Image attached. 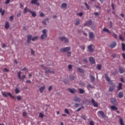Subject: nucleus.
I'll list each match as a JSON object with an SVG mask.
<instances>
[{"instance_id":"nucleus-1","label":"nucleus","mask_w":125,"mask_h":125,"mask_svg":"<svg viewBox=\"0 0 125 125\" xmlns=\"http://www.w3.org/2000/svg\"><path fill=\"white\" fill-rule=\"evenodd\" d=\"M41 67L44 70H46L45 73L46 74H48V73H51V74H54V73H55L54 70H51V69H47V67H46V66H44L43 64L41 65Z\"/></svg>"},{"instance_id":"nucleus-2","label":"nucleus","mask_w":125,"mask_h":125,"mask_svg":"<svg viewBox=\"0 0 125 125\" xmlns=\"http://www.w3.org/2000/svg\"><path fill=\"white\" fill-rule=\"evenodd\" d=\"M1 94L2 96H3V97L6 98L7 97V95H9V96L13 98V99H15V97L13 95H12V94L11 93H6L5 92L1 91Z\"/></svg>"},{"instance_id":"nucleus-3","label":"nucleus","mask_w":125,"mask_h":125,"mask_svg":"<svg viewBox=\"0 0 125 125\" xmlns=\"http://www.w3.org/2000/svg\"><path fill=\"white\" fill-rule=\"evenodd\" d=\"M42 33L43 34L41 35V40H44L45 38L47 37V34H46V29H43Z\"/></svg>"},{"instance_id":"nucleus-4","label":"nucleus","mask_w":125,"mask_h":125,"mask_svg":"<svg viewBox=\"0 0 125 125\" xmlns=\"http://www.w3.org/2000/svg\"><path fill=\"white\" fill-rule=\"evenodd\" d=\"M21 72L20 71L18 73V78L20 79V81H23L25 79H26V75H23L21 77Z\"/></svg>"},{"instance_id":"nucleus-5","label":"nucleus","mask_w":125,"mask_h":125,"mask_svg":"<svg viewBox=\"0 0 125 125\" xmlns=\"http://www.w3.org/2000/svg\"><path fill=\"white\" fill-rule=\"evenodd\" d=\"M70 50H71V47H66L60 49V51H62V52H68Z\"/></svg>"},{"instance_id":"nucleus-6","label":"nucleus","mask_w":125,"mask_h":125,"mask_svg":"<svg viewBox=\"0 0 125 125\" xmlns=\"http://www.w3.org/2000/svg\"><path fill=\"white\" fill-rule=\"evenodd\" d=\"M59 39L62 42H64L68 43L69 42V39L65 37H61L59 38Z\"/></svg>"},{"instance_id":"nucleus-7","label":"nucleus","mask_w":125,"mask_h":125,"mask_svg":"<svg viewBox=\"0 0 125 125\" xmlns=\"http://www.w3.org/2000/svg\"><path fill=\"white\" fill-rule=\"evenodd\" d=\"M116 46H117V42H116V41L113 42L112 43H111L109 45V47L110 48H115V47H116Z\"/></svg>"},{"instance_id":"nucleus-8","label":"nucleus","mask_w":125,"mask_h":125,"mask_svg":"<svg viewBox=\"0 0 125 125\" xmlns=\"http://www.w3.org/2000/svg\"><path fill=\"white\" fill-rule=\"evenodd\" d=\"M100 115H101V117L103 118V119H104V118H107V116L105 115L104 113V112L103 111H99L98 112Z\"/></svg>"},{"instance_id":"nucleus-9","label":"nucleus","mask_w":125,"mask_h":125,"mask_svg":"<svg viewBox=\"0 0 125 125\" xmlns=\"http://www.w3.org/2000/svg\"><path fill=\"white\" fill-rule=\"evenodd\" d=\"M93 45L90 44L87 47L88 50H89V52H93L94 51V49L92 48Z\"/></svg>"},{"instance_id":"nucleus-10","label":"nucleus","mask_w":125,"mask_h":125,"mask_svg":"<svg viewBox=\"0 0 125 125\" xmlns=\"http://www.w3.org/2000/svg\"><path fill=\"white\" fill-rule=\"evenodd\" d=\"M31 3H32V4H35L36 5H38V6H40V3L38 2V0H32L31 1Z\"/></svg>"},{"instance_id":"nucleus-11","label":"nucleus","mask_w":125,"mask_h":125,"mask_svg":"<svg viewBox=\"0 0 125 125\" xmlns=\"http://www.w3.org/2000/svg\"><path fill=\"white\" fill-rule=\"evenodd\" d=\"M95 36L94 35V33L93 32H89V38L90 40H93Z\"/></svg>"},{"instance_id":"nucleus-12","label":"nucleus","mask_w":125,"mask_h":125,"mask_svg":"<svg viewBox=\"0 0 125 125\" xmlns=\"http://www.w3.org/2000/svg\"><path fill=\"white\" fill-rule=\"evenodd\" d=\"M89 61H90V63H91V64H95V59H94V58L91 57L89 58Z\"/></svg>"},{"instance_id":"nucleus-13","label":"nucleus","mask_w":125,"mask_h":125,"mask_svg":"<svg viewBox=\"0 0 125 125\" xmlns=\"http://www.w3.org/2000/svg\"><path fill=\"white\" fill-rule=\"evenodd\" d=\"M110 102H111L113 105H117V101L115 100V99L112 98L110 99Z\"/></svg>"},{"instance_id":"nucleus-14","label":"nucleus","mask_w":125,"mask_h":125,"mask_svg":"<svg viewBox=\"0 0 125 125\" xmlns=\"http://www.w3.org/2000/svg\"><path fill=\"white\" fill-rule=\"evenodd\" d=\"M91 24H92V21L90 20L88 22L85 23L84 26H90Z\"/></svg>"},{"instance_id":"nucleus-15","label":"nucleus","mask_w":125,"mask_h":125,"mask_svg":"<svg viewBox=\"0 0 125 125\" xmlns=\"http://www.w3.org/2000/svg\"><path fill=\"white\" fill-rule=\"evenodd\" d=\"M91 102L93 104L94 107H98V104L97 103L95 102V100L93 99H92Z\"/></svg>"},{"instance_id":"nucleus-16","label":"nucleus","mask_w":125,"mask_h":125,"mask_svg":"<svg viewBox=\"0 0 125 125\" xmlns=\"http://www.w3.org/2000/svg\"><path fill=\"white\" fill-rule=\"evenodd\" d=\"M81 98H78V97H75L74 99V101H75V102H81Z\"/></svg>"},{"instance_id":"nucleus-17","label":"nucleus","mask_w":125,"mask_h":125,"mask_svg":"<svg viewBox=\"0 0 125 125\" xmlns=\"http://www.w3.org/2000/svg\"><path fill=\"white\" fill-rule=\"evenodd\" d=\"M119 73H120V74H123V73H125V70H124V69L122 67H119Z\"/></svg>"},{"instance_id":"nucleus-18","label":"nucleus","mask_w":125,"mask_h":125,"mask_svg":"<svg viewBox=\"0 0 125 125\" xmlns=\"http://www.w3.org/2000/svg\"><path fill=\"white\" fill-rule=\"evenodd\" d=\"M44 89H45V86H42V87H41L39 88V90H40L41 93H42V92H43V91L44 90Z\"/></svg>"},{"instance_id":"nucleus-19","label":"nucleus","mask_w":125,"mask_h":125,"mask_svg":"<svg viewBox=\"0 0 125 125\" xmlns=\"http://www.w3.org/2000/svg\"><path fill=\"white\" fill-rule=\"evenodd\" d=\"M27 12H31V10L30 9H28V8H27V7H26L24 9V14H26V13H27Z\"/></svg>"},{"instance_id":"nucleus-20","label":"nucleus","mask_w":125,"mask_h":125,"mask_svg":"<svg viewBox=\"0 0 125 125\" xmlns=\"http://www.w3.org/2000/svg\"><path fill=\"white\" fill-rule=\"evenodd\" d=\"M68 90H69V92L70 93H75V92H77V90H76L75 89H71V88H68Z\"/></svg>"},{"instance_id":"nucleus-21","label":"nucleus","mask_w":125,"mask_h":125,"mask_svg":"<svg viewBox=\"0 0 125 125\" xmlns=\"http://www.w3.org/2000/svg\"><path fill=\"white\" fill-rule=\"evenodd\" d=\"M105 78L107 82H108V83H110V82H111V80L110 79V77H109V76H108V74H105Z\"/></svg>"},{"instance_id":"nucleus-22","label":"nucleus","mask_w":125,"mask_h":125,"mask_svg":"<svg viewBox=\"0 0 125 125\" xmlns=\"http://www.w3.org/2000/svg\"><path fill=\"white\" fill-rule=\"evenodd\" d=\"M118 90H121V89H123V84L122 83H119L118 86Z\"/></svg>"},{"instance_id":"nucleus-23","label":"nucleus","mask_w":125,"mask_h":125,"mask_svg":"<svg viewBox=\"0 0 125 125\" xmlns=\"http://www.w3.org/2000/svg\"><path fill=\"white\" fill-rule=\"evenodd\" d=\"M110 108H111V110H112V111H117V110H118V107L114 105L111 106Z\"/></svg>"},{"instance_id":"nucleus-24","label":"nucleus","mask_w":125,"mask_h":125,"mask_svg":"<svg viewBox=\"0 0 125 125\" xmlns=\"http://www.w3.org/2000/svg\"><path fill=\"white\" fill-rule=\"evenodd\" d=\"M0 13L2 16L4 15L5 11L4 10H2V8H0Z\"/></svg>"},{"instance_id":"nucleus-25","label":"nucleus","mask_w":125,"mask_h":125,"mask_svg":"<svg viewBox=\"0 0 125 125\" xmlns=\"http://www.w3.org/2000/svg\"><path fill=\"white\" fill-rule=\"evenodd\" d=\"M118 96L119 98H123L124 97V93L123 92H119Z\"/></svg>"},{"instance_id":"nucleus-26","label":"nucleus","mask_w":125,"mask_h":125,"mask_svg":"<svg viewBox=\"0 0 125 125\" xmlns=\"http://www.w3.org/2000/svg\"><path fill=\"white\" fill-rule=\"evenodd\" d=\"M9 28V22L8 21H6L5 24V28L8 29Z\"/></svg>"},{"instance_id":"nucleus-27","label":"nucleus","mask_w":125,"mask_h":125,"mask_svg":"<svg viewBox=\"0 0 125 125\" xmlns=\"http://www.w3.org/2000/svg\"><path fill=\"white\" fill-rule=\"evenodd\" d=\"M89 78L92 82H94L95 81V77L92 75H90Z\"/></svg>"},{"instance_id":"nucleus-28","label":"nucleus","mask_w":125,"mask_h":125,"mask_svg":"<svg viewBox=\"0 0 125 125\" xmlns=\"http://www.w3.org/2000/svg\"><path fill=\"white\" fill-rule=\"evenodd\" d=\"M103 31L104 32H106L107 33H108V34H111V32L110 30H108V29L106 28H104L103 30Z\"/></svg>"},{"instance_id":"nucleus-29","label":"nucleus","mask_w":125,"mask_h":125,"mask_svg":"<svg viewBox=\"0 0 125 125\" xmlns=\"http://www.w3.org/2000/svg\"><path fill=\"white\" fill-rule=\"evenodd\" d=\"M115 89V85H113L112 87H110L109 88V91H110L112 92V91H114V90Z\"/></svg>"},{"instance_id":"nucleus-30","label":"nucleus","mask_w":125,"mask_h":125,"mask_svg":"<svg viewBox=\"0 0 125 125\" xmlns=\"http://www.w3.org/2000/svg\"><path fill=\"white\" fill-rule=\"evenodd\" d=\"M78 72H79V73H84V70H83L80 67L78 68Z\"/></svg>"},{"instance_id":"nucleus-31","label":"nucleus","mask_w":125,"mask_h":125,"mask_svg":"<svg viewBox=\"0 0 125 125\" xmlns=\"http://www.w3.org/2000/svg\"><path fill=\"white\" fill-rule=\"evenodd\" d=\"M30 13H31L32 14V16H33V17H36L37 16V14L35 12H33L32 11H30Z\"/></svg>"},{"instance_id":"nucleus-32","label":"nucleus","mask_w":125,"mask_h":125,"mask_svg":"<svg viewBox=\"0 0 125 125\" xmlns=\"http://www.w3.org/2000/svg\"><path fill=\"white\" fill-rule=\"evenodd\" d=\"M79 93H80V94H83V93H84V90H83L82 88H79Z\"/></svg>"},{"instance_id":"nucleus-33","label":"nucleus","mask_w":125,"mask_h":125,"mask_svg":"<svg viewBox=\"0 0 125 125\" xmlns=\"http://www.w3.org/2000/svg\"><path fill=\"white\" fill-rule=\"evenodd\" d=\"M67 4L66 3H63L62 4V8H66L67 7Z\"/></svg>"},{"instance_id":"nucleus-34","label":"nucleus","mask_w":125,"mask_h":125,"mask_svg":"<svg viewBox=\"0 0 125 125\" xmlns=\"http://www.w3.org/2000/svg\"><path fill=\"white\" fill-rule=\"evenodd\" d=\"M119 123L121 125H125V124H124V120L122 118L120 119Z\"/></svg>"},{"instance_id":"nucleus-35","label":"nucleus","mask_w":125,"mask_h":125,"mask_svg":"<svg viewBox=\"0 0 125 125\" xmlns=\"http://www.w3.org/2000/svg\"><path fill=\"white\" fill-rule=\"evenodd\" d=\"M119 39L122 41V42H124L125 41V39L124 38L122 35H119Z\"/></svg>"},{"instance_id":"nucleus-36","label":"nucleus","mask_w":125,"mask_h":125,"mask_svg":"<svg viewBox=\"0 0 125 125\" xmlns=\"http://www.w3.org/2000/svg\"><path fill=\"white\" fill-rule=\"evenodd\" d=\"M15 91L16 94H18L20 92V90L17 88L15 89Z\"/></svg>"},{"instance_id":"nucleus-37","label":"nucleus","mask_w":125,"mask_h":125,"mask_svg":"<svg viewBox=\"0 0 125 125\" xmlns=\"http://www.w3.org/2000/svg\"><path fill=\"white\" fill-rule=\"evenodd\" d=\"M122 50H123V51H125V43H122Z\"/></svg>"},{"instance_id":"nucleus-38","label":"nucleus","mask_w":125,"mask_h":125,"mask_svg":"<svg viewBox=\"0 0 125 125\" xmlns=\"http://www.w3.org/2000/svg\"><path fill=\"white\" fill-rule=\"evenodd\" d=\"M64 112L65 113H66V114H67L68 115H70V112L69 111V110H68V109L65 108L64 110Z\"/></svg>"},{"instance_id":"nucleus-39","label":"nucleus","mask_w":125,"mask_h":125,"mask_svg":"<svg viewBox=\"0 0 125 125\" xmlns=\"http://www.w3.org/2000/svg\"><path fill=\"white\" fill-rule=\"evenodd\" d=\"M69 79L71 80V81H74V80H75V77H74L73 75H70L69 76Z\"/></svg>"},{"instance_id":"nucleus-40","label":"nucleus","mask_w":125,"mask_h":125,"mask_svg":"<svg viewBox=\"0 0 125 125\" xmlns=\"http://www.w3.org/2000/svg\"><path fill=\"white\" fill-rule=\"evenodd\" d=\"M102 67V65H101V64H98V66H97V69L98 70H101V68Z\"/></svg>"},{"instance_id":"nucleus-41","label":"nucleus","mask_w":125,"mask_h":125,"mask_svg":"<svg viewBox=\"0 0 125 125\" xmlns=\"http://www.w3.org/2000/svg\"><path fill=\"white\" fill-rule=\"evenodd\" d=\"M114 39H118V36L115 33L112 34Z\"/></svg>"},{"instance_id":"nucleus-42","label":"nucleus","mask_w":125,"mask_h":125,"mask_svg":"<svg viewBox=\"0 0 125 125\" xmlns=\"http://www.w3.org/2000/svg\"><path fill=\"white\" fill-rule=\"evenodd\" d=\"M80 24V20H78L75 22L76 26H78Z\"/></svg>"},{"instance_id":"nucleus-43","label":"nucleus","mask_w":125,"mask_h":125,"mask_svg":"<svg viewBox=\"0 0 125 125\" xmlns=\"http://www.w3.org/2000/svg\"><path fill=\"white\" fill-rule=\"evenodd\" d=\"M27 115H28V114L27 113V112H23L22 113V116L23 117H27Z\"/></svg>"},{"instance_id":"nucleus-44","label":"nucleus","mask_w":125,"mask_h":125,"mask_svg":"<svg viewBox=\"0 0 125 125\" xmlns=\"http://www.w3.org/2000/svg\"><path fill=\"white\" fill-rule=\"evenodd\" d=\"M84 4H85L87 9H88V10L89 9V5H88V4H87V3L85 2Z\"/></svg>"},{"instance_id":"nucleus-45","label":"nucleus","mask_w":125,"mask_h":125,"mask_svg":"<svg viewBox=\"0 0 125 125\" xmlns=\"http://www.w3.org/2000/svg\"><path fill=\"white\" fill-rule=\"evenodd\" d=\"M17 100H19V101H20L21 99H22V98L20 96H17Z\"/></svg>"},{"instance_id":"nucleus-46","label":"nucleus","mask_w":125,"mask_h":125,"mask_svg":"<svg viewBox=\"0 0 125 125\" xmlns=\"http://www.w3.org/2000/svg\"><path fill=\"white\" fill-rule=\"evenodd\" d=\"M38 36H36L35 37H34L33 38H32V41H33V42H35V41H36V40H37V39H38Z\"/></svg>"},{"instance_id":"nucleus-47","label":"nucleus","mask_w":125,"mask_h":125,"mask_svg":"<svg viewBox=\"0 0 125 125\" xmlns=\"http://www.w3.org/2000/svg\"><path fill=\"white\" fill-rule=\"evenodd\" d=\"M39 118H43V114L42 113H39Z\"/></svg>"},{"instance_id":"nucleus-48","label":"nucleus","mask_w":125,"mask_h":125,"mask_svg":"<svg viewBox=\"0 0 125 125\" xmlns=\"http://www.w3.org/2000/svg\"><path fill=\"white\" fill-rule=\"evenodd\" d=\"M3 71L4 72H6L7 73L9 72V69L6 68H5L3 69Z\"/></svg>"},{"instance_id":"nucleus-49","label":"nucleus","mask_w":125,"mask_h":125,"mask_svg":"<svg viewBox=\"0 0 125 125\" xmlns=\"http://www.w3.org/2000/svg\"><path fill=\"white\" fill-rule=\"evenodd\" d=\"M79 106H80V104H74V107H75V108H78V107H79Z\"/></svg>"},{"instance_id":"nucleus-50","label":"nucleus","mask_w":125,"mask_h":125,"mask_svg":"<svg viewBox=\"0 0 125 125\" xmlns=\"http://www.w3.org/2000/svg\"><path fill=\"white\" fill-rule=\"evenodd\" d=\"M82 118L83 119V120H86V116L85 115H83L82 116Z\"/></svg>"},{"instance_id":"nucleus-51","label":"nucleus","mask_w":125,"mask_h":125,"mask_svg":"<svg viewBox=\"0 0 125 125\" xmlns=\"http://www.w3.org/2000/svg\"><path fill=\"white\" fill-rule=\"evenodd\" d=\"M28 40H32V35H30L27 36Z\"/></svg>"},{"instance_id":"nucleus-52","label":"nucleus","mask_w":125,"mask_h":125,"mask_svg":"<svg viewBox=\"0 0 125 125\" xmlns=\"http://www.w3.org/2000/svg\"><path fill=\"white\" fill-rule=\"evenodd\" d=\"M31 54L33 55H35V51H34L32 49L31 50Z\"/></svg>"},{"instance_id":"nucleus-53","label":"nucleus","mask_w":125,"mask_h":125,"mask_svg":"<svg viewBox=\"0 0 125 125\" xmlns=\"http://www.w3.org/2000/svg\"><path fill=\"white\" fill-rule=\"evenodd\" d=\"M10 2V0H6L5 1V4H8Z\"/></svg>"},{"instance_id":"nucleus-54","label":"nucleus","mask_w":125,"mask_h":125,"mask_svg":"<svg viewBox=\"0 0 125 125\" xmlns=\"http://www.w3.org/2000/svg\"><path fill=\"white\" fill-rule=\"evenodd\" d=\"M89 125H94V123L93 121H91L89 122Z\"/></svg>"},{"instance_id":"nucleus-55","label":"nucleus","mask_w":125,"mask_h":125,"mask_svg":"<svg viewBox=\"0 0 125 125\" xmlns=\"http://www.w3.org/2000/svg\"><path fill=\"white\" fill-rule=\"evenodd\" d=\"M5 47H6V44H2V48H5Z\"/></svg>"},{"instance_id":"nucleus-56","label":"nucleus","mask_w":125,"mask_h":125,"mask_svg":"<svg viewBox=\"0 0 125 125\" xmlns=\"http://www.w3.org/2000/svg\"><path fill=\"white\" fill-rule=\"evenodd\" d=\"M40 15L41 17H43V16H44V14H43V13H41Z\"/></svg>"},{"instance_id":"nucleus-57","label":"nucleus","mask_w":125,"mask_h":125,"mask_svg":"<svg viewBox=\"0 0 125 125\" xmlns=\"http://www.w3.org/2000/svg\"><path fill=\"white\" fill-rule=\"evenodd\" d=\"M52 90V86H50L49 87H48V90L49 91H51V90Z\"/></svg>"},{"instance_id":"nucleus-58","label":"nucleus","mask_w":125,"mask_h":125,"mask_svg":"<svg viewBox=\"0 0 125 125\" xmlns=\"http://www.w3.org/2000/svg\"><path fill=\"white\" fill-rule=\"evenodd\" d=\"M68 68L69 70H71V69H72V65L71 64L68 65Z\"/></svg>"},{"instance_id":"nucleus-59","label":"nucleus","mask_w":125,"mask_h":125,"mask_svg":"<svg viewBox=\"0 0 125 125\" xmlns=\"http://www.w3.org/2000/svg\"><path fill=\"white\" fill-rule=\"evenodd\" d=\"M111 7L112 8V9L113 10H115V7H114V3H113L111 4Z\"/></svg>"},{"instance_id":"nucleus-60","label":"nucleus","mask_w":125,"mask_h":125,"mask_svg":"<svg viewBox=\"0 0 125 125\" xmlns=\"http://www.w3.org/2000/svg\"><path fill=\"white\" fill-rule=\"evenodd\" d=\"M68 82L69 81L67 80H63V83H68Z\"/></svg>"},{"instance_id":"nucleus-61","label":"nucleus","mask_w":125,"mask_h":125,"mask_svg":"<svg viewBox=\"0 0 125 125\" xmlns=\"http://www.w3.org/2000/svg\"><path fill=\"white\" fill-rule=\"evenodd\" d=\"M112 57H113V58H115V57H116L117 56V55H116V54H113L111 55Z\"/></svg>"},{"instance_id":"nucleus-62","label":"nucleus","mask_w":125,"mask_h":125,"mask_svg":"<svg viewBox=\"0 0 125 125\" xmlns=\"http://www.w3.org/2000/svg\"><path fill=\"white\" fill-rule=\"evenodd\" d=\"M120 80H121V82H122V83H125V81L124 80V78H121V79H120Z\"/></svg>"},{"instance_id":"nucleus-63","label":"nucleus","mask_w":125,"mask_h":125,"mask_svg":"<svg viewBox=\"0 0 125 125\" xmlns=\"http://www.w3.org/2000/svg\"><path fill=\"white\" fill-rule=\"evenodd\" d=\"M83 12L78 13V15H79V16H83Z\"/></svg>"},{"instance_id":"nucleus-64","label":"nucleus","mask_w":125,"mask_h":125,"mask_svg":"<svg viewBox=\"0 0 125 125\" xmlns=\"http://www.w3.org/2000/svg\"><path fill=\"white\" fill-rule=\"evenodd\" d=\"M10 20L11 21H12V20H13V16H11L10 17Z\"/></svg>"}]
</instances>
